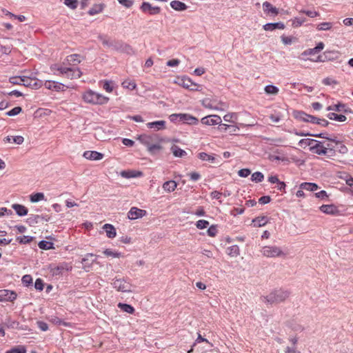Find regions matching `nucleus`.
I'll return each mask as SVG.
<instances>
[{"label": "nucleus", "instance_id": "24", "mask_svg": "<svg viewBox=\"0 0 353 353\" xmlns=\"http://www.w3.org/2000/svg\"><path fill=\"white\" fill-rule=\"evenodd\" d=\"M103 228L108 238L113 239L116 236V229L112 225L106 223L103 225Z\"/></svg>", "mask_w": 353, "mask_h": 353}, {"label": "nucleus", "instance_id": "23", "mask_svg": "<svg viewBox=\"0 0 353 353\" xmlns=\"http://www.w3.org/2000/svg\"><path fill=\"white\" fill-rule=\"evenodd\" d=\"M148 128H154L157 130H163L165 128V121H156L149 122L146 124Z\"/></svg>", "mask_w": 353, "mask_h": 353}, {"label": "nucleus", "instance_id": "37", "mask_svg": "<svg viewBox=\"0 0 353 353\" xmlns=\"http://www.w3.org/2000/svg\"><path fill=\"white\" fill-rule=\"evenodd\" d=\"M316 141L315 139H303L299 141V145L301 147L305 148L307 146H312Z\"/></svg>", "mask_w": 353, "mask_h": 353}, {"label": "nucleus", "instance_id": "30", "mask_svg": "<svg viewBox=\"0 0 353 353\" xmlns=\"http://www.w3.org/2000/svg\"><path fill=\"white\" fill-rule=\"evenodd\" d=\"M41 216L37 214H30L27 219L26 222L30 226H34L36 224L39 223Z\"/></svg>", "mask_w": 353, "mask_h": 353}, {"label": "nucleus", "instance_id": "1", "mask_svg": "<svg viewBox=\"0 0 353 353\" xmlns=\"http://www.w3.org/2000/svg\"><path fill=\"white\" fill-rule=\"evenodd\" d=\"M55 74L62 75L69 79H79L82 72L79 68H72L60 64H54L51 67Z\"/></svg>", "mask_w": 353, "mask_h": 353}, {"label": "nucleus", "instance_id": "22", "mask_svg": "<svg viewBox=\"0 0 353 353\" xmlns=\"http://www.w3.org/2000/svg\"><path fill=\"white\" fill-rule=\"evenodd\" d=\"M162 188L167 192H172L177 188V183L173 180L168 181L163 183Z\"/></svg>", "mask_w": 353, "mask_h": 353}, {"label": "nucleus", "instance_id": "14", "mask_svg": "<svg viewBox=\"0 0 353 353\" xmlns=\"http://www.w3.org/2000/svg\"><path fill=\"white\" fill-rule=\"evenodd\" d=\"M43 85V81L37 79H32L23 76V85L33 89H38Z\"/></svg>", "mask_w": 353, "mask_h": 353}, {"label": "nucleus", "instance_id": "36", "mask_svg": "<svg viewBox=\"0 0 353 353\" xmlns=\"http://www.w3.org/2000/svg\"><path fill=\"white\" fill-rule=\"evenodd\" d=\"M162 150V146L160 144H150L148 147V151L151 154H156Z\"/></svg>", "mask_w": 353, "mask_h": 353}, {"label": "nucleus", "instance_id": "58", "mask_svg": "<svg viewBox=\"0 0 353 353\" xmlns=\"http://www.w3.org/2000/svg\"><path fill=\"white\" fill-rule=\"evenodd\" d=\"M112 81L105 80L103 81V89L108 92H112L113 90V87L112 85Z\"/></svg>", "mask_w": 353, "mask_h": 353}, {"label": "nucleus", "instance_id": "42", "mask_svg": "<svg viewBox=\"0 0 353 353\" xmlns=\"http://www.w3.org/2000/svg\"><path fill=\"white\" fill-rule=\"evenodd\" d=\"M198 157L201 160L205 161L213 162L215 159V157L213 155L208 154L205 152H200Z\"/></svg>", "mask_w": 353, "mask_h": 353}, {"label": "nucleus", "instance_id": "41", "mask_svg": "<svg viewBox=\"0 0 353 353\" xmlns=\"http://www.w3.org/2000/svg\"><path fill=\"white\" fill-rule=\"evenodd\" d=\"M192 83L193 82L190 78L183 77L181 79L179 85L184 88L190 89V88L192 87Z\"/></svg>", "mask_w": 353, "mask_h": 353}, {"label": "nucleus", "instance_id": "33", "mask_svg": "<svg viewBox=\"0 0 353 353\" xmlns=\"http://www.w3.org/2000/svg\"><path fill=\"white\" fill-rule=\"evenodd\" d=\"M327 117L331 120H335L340 122L345 121L347 119V117L345 115L337 114L334 112L329 113L327 114Z\"/></svg>", "mask_w": 353, "mask_h": 353}, {"label": "nucleus", "instance_id": "62", "mask_svg": "<svg viewBox=\"0 0 353 353\" xmlns=\"http://www.w3.org/2000/svg\"><path fill=\"white\" fill-rule=\"evenodd\" d=\"M32 282V279L30 275L26 274L24 275L22 277V283L28 286Z\"/></svg>", "mask_w": 353, "mask_h": 353}, {"label": "nucleus", "instance_id": "11", "mask_svg": "<svg viewBox=\"0 0 353 353\" xmlns=\"http://www.w3.org/2000/svg\"><path fill=\"white\" fill-rule=\"evenodd\" d=\"M201 121L203 124L206 125H214L220 124L222 120L219 115L213 114L203 117Z\"/></svg>", "mask_w": 353, "mask_h": 353}, {"label": "nucleus", "instance_id": "16", "mask_svg": "<svg viewBox=\"0 0 353 353\" xmlns=\"http://www.w3.org/2000/svg\"><path fill=\"white\" fill-rule=\"evenodd\" d=\"M319 209L326 214L336 215L339 212L338 208L334 204L322 205Z\"/></svg>", "mask_w": 353, "mask_h": 353}, {"label": "nucleus", "instance_id": "61", "mask_svg": "<svg viewBox=\"0 0 353 353\" xmlns=\"http://www.w3.org/2000/svg\"><path fill=\"white\" fill-rule=\"evenodd\" d=\"M250 173H251L250 170H249L248 168L241 169L238 172V174L241 177H247L250 174Z\"/></svg>", "mask_w": 353, "mask_h": 353}, {"label": "nucleus", "instance_id": "4", "mask_svg": "<svg viewBox=\"0 0 353 353\" xmlns=\"http://www.w3.org/2000/svg\"><path fill=\"white\" fill-rule=\"evenodd\" d=\"M310 150L318 155H325L327 157H332L335 155V150L333 148H325V144L316 140L314 145L310 148Z\"/></svg>", "mask_w": 353, "mask_h": 353}, {"label": "nucleus", "instance_id": "7", "mask_svg": "<svg viewBox=\"0 0 353 353\" xmlns=\"http://www.w3.org/2000/svg\"><path fill=\"white\" fill-rule=\"evenodd\" d=\"M110 46L115 50L124 52L128 54H134L135 53L131 46L122 41L112 42Z\"/></svg>", "mask_w": 353, "mask_h": 353}, {"label": "nucleus", "instance_id": "52", "mask_svg": "<svg viewBox=\"0 0 353 353\" xmlns=\"http://www.w3.org/2000/svg\"><path fill=\"white\" fill-rule=\"evenodd\" d=\"M281 39L284 45H291L295 40V38L293 37H287L285 35H282L281 37Z\"/></svg>", "mask_w": 353, "mask_h": 353}, {"label": "nucleus", "instance_id": "27", "mask_svg": "<svg viewBox=\"0 0 353 353\" xmlns=\"http://www.w3.org/2000/svg\"><path fill=\"white\" fill-rule=\"evenodd\" d=\"M170 6L172 9L176 11H183L185 10L188 8V6L184 3L176 0L171 1Z\"/></svg>", "mask_w": 353, "mask_h": 353}, {"label": "nucleus", "instance_id": "38", "mask_svg": "<svg viewBox=\"0 0 353 353\" xmlns=\"http://www.w3.org/2000/svg\"><path fill=\"white\" fill-rule=\"evenodd\" d=\"M203 106L206 108L212 109V110H218L221 109L222 108H219V106H214L212 101L209 99H205L201 102Z\"/></svg>", "mask_w": 353, "mask_h": 353}, {"label": "nucleus", "instance_id": "54", "mask_svg": "<svg viewBox=\"0 0 353 353\" xmlns=\"http://www.w3.org/2000/svg\"><path fill=\"white\" fill-rule=\"evenodd\" d=\"M209 225V222L206 220L201 219L199 220L196 223V226L198 229L202 230L206 228Z\"/></svg>", "mask_w": 353, "mask_h": 353}, {"label": "nucleus", "instance_id": "50", "mask_svg": "<svg viewBox=\"0 0 353 353\" xmlns=\"http://www.w3.org/2000/svg\"><path fill=\"white\" fill-rule=\"evenodd\" d=\"M237 117L236 113H228L223 117V119L225 121L233 123L237 119Z\"/></svg>", "mask_w": 353, "mask_h": 353}, {"label": "nucleus", "instance_id": "53", "mask_svg": "<svg viewBox=\"0 0 353 353\" xmlns=\"http://www.w3.org/2000/svg\"><path fill=\"white\" fill-rule=\"evenodd\" d=\"M344 108H345V105L344 104L339 103V104L334 105V106H332V105L328 106L327 108V111L335 110V111H337V112H341V111H343L344 110Z\"/></svg>", "mask_w": 353, "mask_h": 353}, {"label": "nucleus", "instance_id": "56", "mask_svg": "<svg viewBox=\"0 0 353 353\" xmlns=\"http://www.w3.org/2000/svg\"><path fill=\"white\" fill-rule=\"evenodd\" d=\"M334 142L336 143V144L338 145L337 150L340 153L346 154L347 152V148L345 145L342 144L341 143H339L336 140H335V141Z\"/></svg>", "mask_w": 353, "mask_h": 353}, {"label": "nucleus", "instance_id": "32", "mask_svg": "<svg viewBox=\"0 0 353 353\" xmlns=\"http://www.w3.org/2000/svg\"><path fill=\"white\" fill-rule=\"evenodd\" d=\"M294 117L301 121L307 122L310 117V114H306L303 111H296L294 113Z\"/></svg>", "mask_w": 353, "mask_h": 353}, {"label": "nucleus", "instance_id": "15", "mask_svg": "<svg viewBox=\"0 0 353 353\" xmlns=\"http://www.w3.org/2000/svg\"><path fill=\"white\" fill-rule=\"evenodd\" d=\"M103 154L97 151H85L83 154V157L86 159L91 161H99L103 158Z\"/></svg>", "mask_w": 353, "mask_h": 353}, {"label": "nucleus", "instance_id": "39", "mask_svg": "<svg viewBox=\"0 0 353 353\" xmlns=\"http://www.w3.org/2000/svg\"><path fill=\"white\" fill-rule=\"evenodd\" d=\"M44 194L42 192H37L30 195V200L32 203L39 202L44 199Z\"/></svg>", "mask_w": 353, "mask_h": 353}, {"label": "nucleus", "instance_id": "57", "mask_svg": "<svg viewBox=\"0 0 353 353\" xmlns=\"http://www.w3.org/2000/svg\"><path fill=\"white\" fill-rule=\"evenodd\" d=\"M322 82L325 85H335L338 84L337 81L330 77L325 78Z\"/></svg>", "mask_w": 353, "mask_h": 353}, {"label": "nucleus", "instance_id": "49", "mask_svg": "<svg viewBox=\"0 0 353 353\" xmlns=\"http://www.w3.org/2000/svg\"><path fill=\"white\" fill-rule=\"evenodd\" d=\"M9 82L13 85H23V77H10Z\"/></svg>", "mask_w": 353, "mask_h": 353}, {"label": "nucleus", "instance_id": "12", "mask_svg": "<svg viewBox=\"0 0 353 353\" xmlns=\"http://www.w3.org/2000/svg\"><path fill=\"white\" fill-rule=\"evenodd\" d=\"M141 10L143 12H148L150 15L158 14L161 12V8L159 6H152L148 2H143L141 6Z\"/></svg>", "mask_w": 353, "mask_h": 353}, {"label": "nucleus", "instance_id": "46", "mask_svg": "<svg viewBox=\"0 0 353 353\" xmlns=\"http://www.w3.org/2000/svg\"><path fill=\"white\" fill-rule=\"evenodd\" d=\"M265 92L270 94H276L279 92V88L273 85H268L265 87Z\"/></svg>", "mask_w": 353, "mask_h": 353}, {"label": "nucleus", "instance_id": "9", "mask_svg": "<svg viewBox=\"0 0 353 353\" xmlns=\"http://www.w3.org/2000/svg\"><path fill=\"white\" fill-rule=\"evenodd\" d=\"M44 86L48 90H54L56 92L65 91L68 88L64 84L54 81H46Z\"/></svg>", "mask_w": 353, "mask_h": 353}, {"label": "nucleus", "instance_id": "25", "mask_svg": "<svg viewBox=\"0 0 353 353\" xmlns=\"http://www.w3.org/2000/svg\"><path fill=\"white\" fill-rule=\"evenodd\" d=\"M153 136L148 135L145 134H141L139 136L137 139L143 145L147 146V148L152 143V142L154 141Z\"/></svg>", "mask_w": 353, "mask_h": 353}, {"label": "nucleus", "instance_id": "44", "mask_svg": "<svg viewBox=\"0 0 353 353\" xmlns=\"http://www.w3.org/2000/svg\"><path fill=\"white\" fill-rule=\"evenodd\" d=\"M103 253L105 255L108 256H112L113 258H119L122 256V254L121 252L113 251L110 249H105L103 251Z\"/></svg>", "mask_w": 353, "mask_h": 353}, {"label": "nucleus", "instance_id": "19", "mask_svg": "<svg viewBox=\"0 0 353 353\" xmlns=\"http://www.w3.org/2000/svg\"><path fill=\"white\" fill-rule=\"evenodd\" d=\"M121 176L125 179L140 177L143 173L140 171L136 170H123L121 172Z\"/></svg>", "mask_w": 353, "mask_h": 353}, {"label": "nucleus", "instance_id": "13", "mask_svg": "<svg viewBox=\"0 0 353 353\" xmlns=\"http://www.w3.org/2000/svg\"><path fill=\"white\" fill-rule=\"evenodd\" d=\"M15 292L8 290H0V301H13L17 299Z\"/></svg>", "mask_w": 353, "mask_h": 353}, {"label": "nucleus", "instance_id": "3", "mask_svg": "<svg viewBox=\"0 0 353 353\" xmlns=\"http://www.w3.org/2000/svg\"><path fill=\"white\" fill-rule=\"evenodd\" d=\"M82 99L85 103L92 105H103L106 104L109 101L108 97L92 90H88L83 92Z\"/></svg>", "mask_w": 353, "mask_h": 353}, {"label": "nucleus", "instance_id": "31", "mask_svg": "<svg viewBox=\"0 0 353 353\" xmlns=\"http://www.w3.org/2000/svg\"><path fill=\"white\" fill-rule=\"evenodd\" d=\"M227 253L232 257H236L240 254V250L238 245H234L228 248Z\"/></svg>", "mask_w": 353, "mask_h": 353}, {"label": "nucleus", "instance_id": "20", "mask_svg": "<svg viewBox=\"0 0 353 353\" xmlns=\"http://www.w3.org/2000/svg\"><path fill=\"white\" fill-rule=\"evenodd\" d=\"M263 9L264 12L267 14H271L272 15H277L279 10L276 7H274L270 2L265 1L263 3Z\"/></svg>", "mask_w": 353, "mask_h": 353}, {"label": "nucleus", "instance_id": "18", "mask_svg": "<svg viewBox=\"0 0 353 353\" xmlns=\"http://www.w3.org/2000/svg\"><path fill=\"white\" fill-rule=\"evenodd\" d=\"M263 28L266 31H273L276 29L283 30L285 25L283 22L268 23Z\"/></svg>", "mask_w": 353, "mask_h": 353}, {"label": "nucleus", "instance_id": "40", "mask_svg": "<svg viewBox=\"0 0 353 353\" xmlns=\"http://www.w3.org/2000/svg\"><path fill=\"white\" fill-rule=\"evenodd\" d=\"M26 348L23 345H17L6 352V353H26Z\"/></svg>", "mask_w": 353, "mask_h": 353}, {"label": "nucleus", "instance_id": "60", "mask_svg": "<svg viewBox=\"0 0 353 353\" xmlns=\"http://www.w3.org/2000/svg\"><path fill=\"white\" fill-rule=\"evenodd\" d=\"M102 11V8L101 6H97L94 8H92L89 10L88 13L90 15H94L96 14L99 13Z\"/></svg>", "mask_w": 353, "mask_h": 353}, {"label": "nucleus", "instance_id": "10", "mask_svg": "<svg viewBox=\"0 0 353 353\" xmlns=\"http://www.w3.org/2000/svg\"><path fill=\"white\" fill-rule=\"evenodd\" d=\"M146 214L145 210L132 207L128 212V218L130 220H135L143 217Z\"/></svg>", "mask_w": 353, "mask_h": 353}, {"label": "nucleus", "instance_id": "63", "mask_svg": "<svg viewBox=\"0 0 353 353\" xmlns=\"http://www.w3.org/2000/svg\"><path fill=\"white\" fill-rule=\"evenodd\" d=\"M315 196L316 198L321 199L322 200H326L328 198V195L325 190H321L315 193Z\"/></svg>", "mask_w": 353, "mask_h": 353}, {"label": "nucleus", "instance_id": "21", "mask_svg": "<svg viewBox=\"0 0 353 353\" xmlns=\"http://www.w3.org/2000/svg\"><path fill=\"white\" fill-rule=\"evenodd\" d=\"M12 208L19 216H23L28 214V208L23 205L14 203L12 204Z\"/></svg>", "mask_w": 353, "mask_h": 353}, {"label": "nucleus", "instance_id": "17", "mask_svg": "<svg viewBox=\"0 0 353 353\" xmlns=\"http://www.w3.org/2000/svg\"><path fill=\"white\" fill-rule=\"evenodd\" d=\"M180 121L189 125H197L199 123L197 118L185 113H181Z\"/></svg>", "mask_w": 353, "mask_h": 353}, {"label": "nucleus", "instance_id": "48", "mask_svg": "<svg viewBox=\"0 0 353 353\" xmlns=\"http://www.w3.org/2000/svg\"><path fill=\"white\" fill-rule=\"evenodd\" d=\"M32 239L33 237L30 236H22L17 237V241L21 244L29 243L32 241Z\"/></svg>", "mask_w": 353, "mask_h": 353}, {"label": "nucleus", "instance_id": "2", "mask_svg": "<svg viewBox=\"0 0 353 353\" xmlns=\"http://www.w3.org/2000/svg\"><path fill=\"white\" fill-rule=\"evenodd\" d=\"M290 292L283 289H276L270 292L267 296H263V302L270 304H279L285 301L290 296Z\"/></svg>", "mask_w": 353, "mask_h": 353}, {"label": "nucleus", "instance_id": "5", "mask_svg": "<svg viewBox=\"0 0 353 353\" xmlns=\"http://www.w3.org/2000/svg\"><path fill=\"white\" fill-rule=\"evenodd\" d=\"M261 252L263 256L267 258L283 257L286 255L281 248L274 245H269L262 247Z\"/></svg>", "mask_w": 353, "mask_h": 353}, {"label": "nucleus", "instance_id": "55", "mask_svg": "<svg viewBox=\"0 0 353 353\" xmlns=\"http://www.w3.org/2000/svg\"><path fill=\"white\" fill-rule=\"evenodd\" d=\"M22 111V108L21 107H15L12 108L11 110L6 112V115L9 117L16 116L19 114Z\"/></svg>", "mask_w": 353, "mask_h": 353}, {"label": "nucleus", "instance_id": "43", "mask_svg": "<svg viewBox=\"0 0 353 353\" xmlns=\"http://www.w3.org/2000/svg\"><path fill=\"white\" fill-rule=\"evenodd\" d=\"M39 248L42 250H50L53 248V243L42 240L38 244Z\"/></svg>", "mask_w": 353, "mask_h": 353}, {"label": "nucleus", "instance_id": "47", "mask_svg": "<svg viewBox=\"0 0 353 353\" xmlns=\"http://www.w3.org/2000/svg\"><path fill=\"white\" fill-rule=\"evenodd\" d=\"M332 23H330V22H323V23H319L317 27H316V29L318 30H329L332 28Z\"/></svg>", "mask_w": 353, "mask_h": 353}, {"label": "nucleus", "instance_id": "26", "mask_svg": "<svg viewBox=\"0 0 353 353\" xmlns=\"http://www.w3.org/2000/svg\"><path fill=\"white\" fill-rule=\"evenodd\" d=\"M299 188L300 189L310 192L316 191L319 188V185L316 183L308 182H304L301 183Z\"/></svg>", "mask_w": 353, "mask_h": 353}, {"label": "nucleus", "instance_id": "45", "mask_svg": "<svg viewBox=\"0 0 353 353\" xmlns=\"http://www.w3.org/2000/svg\"><path fill=\"white\" fill-rule=\"evenodd\" d=\"M263 179L264 176L261 172H255L252 174L251 176L252 181L256 183L261 182Z\"/></svg>", "mask_w": 353, "mask_h": 353}, {"label": "nucleus", "instance_id": "59", "mask_svg": "<svg viewBox=\"0 0 353 353\" xmlns=\"http://www.w3.org/2000/svg\"><path fill=\"white\" fill-rule=\"evenodd\" d=\"M99 40L102 42V43L104 45V46H109V47H111L110 46V44L113 42V41H110L108 39V38L106 37V36H103V35H99ZM115 41H114V42Z\"/></svg>", "mask_w": 353, "mask_h": 353}, {"label": "nucleus", "instance_id": "29", "mask_svg": "<svg viewBox=\"0 0 353 353\" xmlns=\"http://www.w3.org/2000/svg\"><path fill=\"white\" fill-rule=\"evenodd\" d=\"M254 225L256 227H262L266 225L268 222L267 216H259L253 219Z\"/></svg>", "mask_w": 353, "mask_h": 353}, {"label": "nucleus", "instance_id": "28", "mask_svg": "<svg viewBox=\"0 0 353 353\" xmlns=\"http://www.w3.org/2000/svg\"><path fill=\"white\" fill-rule=\"evenodd\" d=\"M171 151L176 157H183L187 155V152L185 150L175 145L172 146Z\"/></svg>", "mask_w": 353, "mask_h": 353}, {"label": "nucleus", "instance_id": "51", "mask_svg": "<svg viewBox=\"0 0 353 353\" xmlns=\"http://www.w3.org/2000/svg\"><path fill=\"white\" fill-rule=\"evenodd\" d=\"M64 4L72 10H75L78 6V0H64Z\"/></svg>", "mask_w": 353, "mask_h": 353}, {"label": "nucleus", "instance_id": "8", "mask_svg": "<svg viewBox=\"0 0 353 353\" xmlns=\"http://www.w3.org/2000/svg\"><path fill=\"white\" fill-rule=\"evenodd\" d=\"M81 56L78 54H72L65 57L61 65L74 68L81 62Z\"/></svg>", "mask_w": 353, "mask_h": 353}, {"label": "nucleus", "instance_id": "35", "mask_svg": "<svg viewBox=\"0 0 353 353\" xmlns=\"http://www.w3.org/2000/svg\"><path fill=\"white\" fill-rule=\"evenodd\" d=\"M122 86L124 88L133 90L137 88V84L134 81L126 79L122 82Z\"/></svg>", "mask_w": 353, "mask_h": 353}, {"label": "nucleus", "instance_id": "34", "mask_svg": "<svg viewBox=\"0 0 353 353\" xmlns=\"http://www.w3.org/2000/svg\"><path fill=\"white\" fill-rule=\"evenodd\" d=\"M118 307H119L122 311L128 314H133L134 312V307L127 303H119L118 304Z\"/></svg>", "mask_w": 353, "mask_h": 353}, {"label": "nucleus", "instance_id": "64", "mask_svg": "<svg viewBox=\"0 0 353 353\" xmlns=\"http://www.w3.org/2000/svg\"><path fill=\"white\" fill-rule=\"evenodd\" d=\"M208 234L210 236H215L217 234V229H216V227L215 225H211L208 229Z\"/></svg>", "mask_w": 353, "mask_h": 353}, {"label": "nucleus", "instance_id": "6", "mask_svg": "<svg viewBox=\"0 0 353 353\" xmlns=\"http://www.w3.org/2000/svg\"><path fill=\"white\" fill-rule=\"evenodd\" d=\"M112 287L119 292H131L132 284L124 278H115L112 283Z\"/></svg>", "mask_w": 353, "mask_h": 353}]
</instances>
